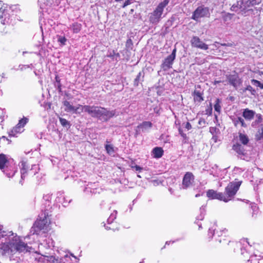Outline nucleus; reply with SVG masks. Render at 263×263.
Instances as JSON below:
<instances>
[{
  "mask_svg": "<svg viewBox=\"0 0 263 263\" xmlns=\"http://www.w3.org/2000/svg\"><path fill=\"white\" fill-rule=\"evenodd\" d=\"M233 122L235 126L240 125L242 127H247V124L245 123L244 120L241 117L234 118L233 119Z\"/></svg>",
  "mask_w": 263,
  "mask_h": 263,
  "instance_id": "a211bd4d",
  "label": "nucleus"
},
{
  "mask_svg": "<svg viewBox=\"0 0 263 263\" xmlns=\"http://www.w3.org/2000/svg\"><path fill=\"white\" fill-rule=\"evenodd\" d=\"M39 167L37 165L34 164L31 166V168L28 169V167L26 165V163L24 161L21 162V178L24 179L26 176V174L28 173L30 175H34L39 171Z\"/></svg>",
  "mask_w": 263,
  "mask_h": 263,
  "instance_id": "0eeeda50",
  "label": "nucleus"
},
{
  "mask_svg": "<svg viewBox=\"0 0 263 263\" xmlns=\"http://www.w3.org/2000/svg\"><path fill=\"white\" fill-rule=\"evenodd\" d=\"M236 7L241 10H250V7L252 6L249 4V0H240L237 2Z\"/></svg>",
  "mask_w": 263,
  "mask_h": 263,
  "instance_id": "ddd939ff",
  "label": "nucleus"
},
{
  "mask_svg": "<svg viewBox=\"0 0 263 263\" xmlns=\"http://www.w3.org/2000/svg\"><path fill=\"white\" fill-rule=\"evenodd\" d=\"M152 126V123L149 121H145L142 122L137 126V130L139 132H144L147 129L151 128ZM138 132V130H137Z\"/></svg>",
  "mask_w": 263,
  "mask_h": 263,
  "instance_id": "2eb2a0df",
  "label": "nucleus"
},
{
  "mask_svg": "<svg viewBox=\"0 0 263 263\" xmlns=\"http://www.w3.org/2000/svg\"><path fill=\"white\" fill-rule=\"evenodd\" d=\"M132 2L130 0H126L123 5V8H125V7H126L127 6L130 5V4H132Z\"/></svg>",
  "mask_w": 263,
  "mask_h": 263,
  "instance_id": "a19ab883",
  "label": "nucleus"
},
{
  "mask_svg": "<svg viewBox=\"0 0 263 263\" xmlns=\"http://www.w3.org/2000/svg\"><path fill=\"white\" fill-rule=\"evenodd\" d=\"M209 9L207 7H198L193 12L192 18L198 21L199 18L210 16Z\"/></svg>",
  "mask_w": 263,
  "mask_h": 263,
  "instance_id": "6e6552de",
  "label": "nucleus"
},
{
  "mask_svg": "<svg viewBox=\"0 0 263 263\" xmlns=\"http://www.w3.org/2000/svg\"><path fill=\"white\" fill-rule=\"evenodd\" d=\"M239 141L244 145L247 144L249 142V138L246 135L240 133L239 135Z\"/></svg>",
  "mask_w": 263,
  "mask_h": 263,
  "instance_id": "a878e982",
  "label": "nucleus"
},
{
  "mask_svg": "<svg viewBox=\"0 0 263 263\" xmlns=\"http://www.w3.org/2000/svg\"><path fill=\"white\" fill-rule=\"evenodd\" d=\"M252 89V87L251 86H248L246 89L248 90H251Z\"/></svg>",
  "mask_w": 263,
  "mask_h": 263,
  "instance_id": "de8ad7c7",
  "label": "nucleus"
},
{
  "mask_svg": "<svg viewBox=\"0 0 263 263\" xmlns=\"http://www.w3.org/2000/svg\"><path fill=\"white\" fill-rule=\"evenodd\" d=\"M191 43L193 47L202 50H207L209 48V46L207 44L203 42L198 37L196 36L192 38Z\"/></svg>",
  "mask_w": 263,
  "mask_h": 263,
  "instance_id": "9d476101",
  "label": "nucleus"
},
{
  "mask_svg": "<svg viewBox=\"0 0 263 263\" xmlns=\"http://www.w3.org/2000/svg\"><path fill=\"white\" fill-rule=\"evenodd\" d=\"M9 172L10 173L12 174V168H11L9 170Z\"/></svg>",
  "mask_w": 263,
  "mask_h": 263,
  "instance_id": "603ef678",
  "label": "nucleus"
},
{
  "mask_svg": "<svg viewBox=\"0 0 263 263\" xmlns=\"http://www.w3.org/2000/svg\"><path fill=\"white\" fill-rule=\"evenodd\" d=\"M170 0H164L161 2L150 14L149 21L153 24L158 23L161 18L164 8L168 5Z\"/></svg>",
  "mask_w": 263,
  "mask_h": 263,
  "instance_id": "423d86ee",
  "label": "nucleus"
},
{
  "mask_svg": "<svg viewBox=\"0 0 263 263\" xmlns=\"http://www.w3.org/2000/svg\"><path fill=\"white\" fill-rule=\"evenodd\" d=\"M105 149L109 155H112L114 153V149L111 145L107 144L105 146Z\"/></svg>",
  "mask_w": 263,
  "mask_h": 263,
  "instance_id": "2f4dec72",
  "label": "nucleus"
},
{
  "mask_svg": "<svg viewBox=\"0 0 263 263\" xmlns=\"http://www.w3.org/2000/svg\"><path fill=\"white\" fill-rule=\"evenodd\" d=\"M49 224V220L48 218L44 214L39 216V218L35 221L34 226L32 227L31 232L33 234H39L41 230L44 232L47 230V228Z\"/></svg>",
  "mask_w": 263,
  "mask_h": 263,
  "instance_id": "39448f33",
  "label": "nucleus"
},
{
  "mask_svg": "<svg viewBox=\"0 0 263 263\" xmlns=\"http://www.w3.org/2000/svg\"><path fill=\"white\" fill-rule=\"evenodd\" d=\"M256 117L257 118V119L255 122L252 123V126H254L255 123H259L262 121L261 116L260 114H257L256 115Z\"/></svg>",
  "mask_w": 263,
  "mask_h": 263,
  "instance_id": "4c0bfd02",
  "label": "nucleus"
},
{
  "mask_svg": "<svg viewBox=\"0 0 263 263\" xmlns=\"http://www.w3.org/2000/svg\"><path fill=\"white\" fill-rule=\"evenodd\" d=\"M140 75H141V73H139L138 75L137 76V78L135 79V81H138L140 77Z\"/></svg>",
  "mask_w": 263,
  "mask_h": 263,
  "instance_id": "49530a36",
  "label": "nucleus"
},
{
  "mask_svg": "<svg viewBox=\"0 0 263 263\" xmlns=\"http://www.w3.org/2000/svg\"><path fill=\"white\" fill-rule=\"evenodd\" d=\"M201 213L203 212H204V209H201Z\"/></svg>",
  "mask_w": 263,
  "mask_h": 263,
  "instance_id": "6e6d98bb",
  "label": "nucleus"
},
{
  "mask_svg": "<svg viewBox=\"0 0 263 263\" xmlns=\"http://www.w3.org/2000/svg\"><path fill=\"white\" fill-rule=\"evenodd\" d=\"M255 112L248 108L244 109L243 112V117L247 120H251L255 115Z\"/></svg>",
  "mask_w": 263,
  "mask_h": 263,
  "instance_id": "f3484780",
  "label": "nucleus"
},
{
  "mask_svg": "<svg viewBox=\"0 0 263 263\" xmlns=\"http://www.w3.org/2000/svg\"><path fill=\"white\" fill-rule=\"evenodd\" d=\"M40 259L43 263H60V260L53 256H43Z\"/></svg>",
  "mask_w": 263,
  "mask_h": 263,
  "instance_id": "4468645a",
  "label": "nucleus"
},
{
  "mask_svg": "<svg viewBox=\"0 0 263 263\" xmlns=\"http://www.w3.org/2000/svg\"><path fill=\"white\" fill-rule=\"evenodd\" d=\"M81 28V25L78 23H74L72 25V29L74 33L79 32Z\"/></svg>",
  "mask_w": 263,
  "mask_h": 263,
  "instance_id": "cd10ccee",
  "label": "nucleus"
},
{
  "mask_svg": "<svg viewBox=\"0 0 263 263\" xmlns=\"http://www.w3.org/2000/svg\"><path fill=\"white\" fill-rule=\"evenodd\" d=\"M132 168H135L136 171H141L142 168L137 165H134L131 166Z\"/></svg>",
  "mask_w": 263,
  "mask_h": 263,
  "instance_id": "58836bf2",
  "label": "nucleus"
},
{
  "mask_svg": "<svg viewBox=\"0 0 263 263\" xmlns=\"http://www.w3.org/2000/svg\"><path fill=\"white\" fill-rule=\"evenodd\" d=\"M63 105L65 107V110L67 112H73L74 108V106H72L70 103L67 101H65L63 102Z\"/></svg>",
  "mask_w": 263,
  "mask_h": 263,
  "instance_id": "b1692460",
  "label": "nucleus"
},
{
  "mask_svg": "<svg viewBox=\"0 0 263 263\" xmlns=\"http://www.w3.org/2000/svg\"><path fill=\"white\" fill-rule=\"evenodd\" d=\"M220 100L219 99H217L216 100V103L214 105V109L218 113H220L221 110V106L220 105Z\"/></svg>",
  "mask_w": 263,
  "mask_h": 263,
  "instance_id": "c756f323",
  "label": "nucleus"
},
{
  "mask_svg": "<svg viewBox=\"0 0 263 263\" xmlns=\"http://www.w3.org/2000/svg\"><path fill=\"white\" fill-rule=\"evenodd\" d=\"M179 134L183 138H186V135L185 134H184L182 132V130H181L180 129L179 130Z\"/></svg>",
  "mask_w": 263,
  "mask_h": 263,
  "instance_id": "c03bdc74",
  "label": "nucleus"
},
{
  "mask_svg": "<svg viewBox=\"0 0 263 263\" xmlns=\"http://www.w3.org/2000/svg\"><path fill=\"white\" fill-rule=\"evenodd\" d=\"M220 82V81H215V84H216L217 83H219Z\"/></svg>",
  "mask_w": 263,
  "mask_h": 263,
  "instance_id": "864d4df0",
  "label": "nucleus"
},
{
  "mask_svg": "<svg viewBox=\"0 0 263 263\" xmlns=\"http://www.w3.org/2000/svg\"><path fill=\"white\" fill-rule=\"evenodd\" d=\"M256 137L257 140H260L263 138V125H260V128L256 134Z\"/></svg>",
  "mask_w": 263,
  "mask_h": 263,
  "instance_id": "bb28decb",
  "label": "nucleus"
},
{
  "mask_svg": "<svg viewBox=\"0 0 263 263\" xmlns=\"http://www.w3.org/2000/svg\"><path fill=\"white\" fill-rule=\"evenodd\" d=\"M194 176L191 172H187L184 175L182 180V187L186 189L190 186L194 182Z\"/></svg>",
  "mask_w": 263,
  "mask_h": 263,
  "instance_id": "9b49d317",
  "label": "nucleus"
},
{
  "mask_svg": "<svg viewBox=\"0 0 263 263\" xmlns=\"http://www.w3.org/2000/svg\"><path fill=\"white\" fill-rule=\"evenodd\" d=\"M137 176H138V177H139V178H140V177H141V176H140V175H138Z\"/></svg>",
  "mask_w": 263,
  "mask_h": 263,
  "instance_id": "680f3d73",
  "label": "nucleus"
},
{
  "mask_svg": "<svg viewBox=\"0 0 263 263\" xmlns=\"http://www.w3.org/2000/svg\"><path fill=\"white\" fill-rule=\"evenodd\" d=\"M240 184V181L230 182L226 187L224 193L218 192L214 190H209L206 192V196L210 199H218L227 202L234 198Z\"/></svg>",
  "mask_w": 263,
  "mask_h": 263,
  "instance_id": "f03ea898",
  "label": "nucleus"
},
{
  "mask_svg": "<svg viewBox=\"0 0 263 263\" xmlns=\"http://www.w3.org/2000/svg\"><path fill=\"white\" fill-rule=\"evenodd\" d=\"M193 97L195 102L200 103L203 100L202 93L198 90L194 91Z\"/></svg>",
  "mask_w": 263,
  "mask_h": 263,
  "instance_id": "6ab92c4d",
  "label": "nucleus"
},
{
  "mask_svg": "<svg viewBox=\"0 0 263 263\" xmlns=\"http://www.w3.org/2000/svg\"><path fill=\"white\" fill-rule=\"evenodd\" d=\"M259 74L260 76L262 75V74H263V72H262V71H259Z\"/></svg>",
  "mask_w": 263,
  "mask_h": 263,
  "instance_id": "8fccbe9b",
  "label": "nucleus"
},
{
  "mask_svg": "<svg viewBox=\"0 0 263 263\" xmlns=\"http://www.w3.org/2000/svg\"><path fill=\"white\" fill-rule=\"evenodd\" d=\"M58 41L60 43L61 45H64L67 41L66 39L64 36L58 35Z\"/></svg>",
  "mask_w": 263,
  "mask_h": 263,
  "instance_id": "f704fd0d",
  "label": "nucleus"
},
{
  "mask_svg": "<svg viewBox=\"0 0 263 263\" xmlns=\"http://www.w3.org/2000/svg\"><path fill=\"white\" fill-rule=\"evenodd\" d=\"M59 120H60V123L61 124V125L63 126L69 127L70 123L66 119L62 118H60Z\"/></svg>",
  "mask_w": 263,
  "mask_h": 263,
  "instance_id": "7c9ffc66",
  "label": "nucleus"
},
{
  "mask_svg": "<svg viewBox=\"0 0 263 263\" xmlns=\"http://www.w3.org/2000/svg\"><path fill=\"white\" fill-rule=\"evenodd\" d=\"M28 119L27 118L24 117L22 119L19 120L18 123V125L20 126L22 128H23L24 126L28 122Z\"/></svg>",
  "mask_w": 263,
  "mask_h": 263,
  "instance_id": "473e14b6",
  "label": "nucleus"
},
{
  "mask_svg": "<svg viewBox=\"0 0 263 263\" xmlns=\"http://www.w3.org/2000/svg\"><path fill=\"white\" fill-rule=\"evenodd\" d=\"M4 238L0 243V252L3 255H13L16 252L30 251V248L24 242L22 241L20 237L11 231H3L0 226V240Z\"/></svg>",
  "mask_w": 263,
  "mask_h": 263,
  "instance_id": "f257e3e1",
  "label": "nucleus"
},
{
  "mask_svg": "<svg viewBox=\"0 0 263 263\" xmlns=\"http://www.w3.org/2000/svg\"><path fill=\"white\" fill-rule=\"evenodd\" d=\"M0 263H1V262H0Z\"/></svg>",
  "mask_w": 263,
  "mask_h": 263,
  "instance_id": "0e129e2a",
  "label": "nucleus"
},
{
  "mask_svg": "<svg viewBox=\"0 0 263 263\" xmlns=\"http://www.w3.org/2000/svg\"><path fill=\"white\" fill-rule=\"evenodd\" d=\"M87 113L91 117L105 121H108L115 115V110H108L100 106H89L85 107Z\"/></svg>",
  "mask_w": 263,
  "mask_h": 263,
  "instance_id": "7ed1b4c3",
  "label": "nucleus"
},
{
  "mask_svg": "<svg viewBox=\"0 0 263 263\" xmlns=\"http://www.w3.org/2000/svg\"><path fill=\"white\" fill-rule=\"evenodd\" d=\"M214 232L215 229H213L212 228L209 229L208 235L210 237H212L214 235Z\"/></svg>",
  "mask_w": 263,
  "mask_h": 263,
  "instance_id": "ea45409f",
  "label": "nucleus"
},
{
  "mask_svg": "<svg viewBox=\"0 0 263 263\" xmlns=\"http://www.w3.org/2000/svg\"><path fill=\"white\" fill-rule=\"evenodd\" d=\"M216 128L215 127H211L210 129V132L212 133V134H213L214 132H215L216 130Z\"/></svg>",
  "mask_w": 263,
  "mask_h": 263,
  "instance_id": "a18cd8bd",
  "label": "nucleus"
},
{
  "mask_svg": "<svg viewBox=\"0 0 263 263\" xmlns=\"http://www.w3.org/2000/svg\"><path fill=\"white\" fill-rule=\"evenodd\" d=\"M221 171L218 168V167L217 165H215L214 167H213L212 168V170L210 172V174L212 175L215 177L219 178L220 177V173Z\"/></svg>",
  "mask_w": 263,
  "mask_h": 263,
  "instance_id": "4be33fe9",
  "label": "nucleus"
},
{
  "mask_svg": "<svg viewBox=\"0 0 263 263\" xmlns=\"http://www.w3.org/2000/svg\"><path fill=\"white\" fill-rule=\"evenodd\" d=\"M117 211H115L112 213H111L107 219L108 224H111L113 221L116 219L117 216Z\"/></svg>",
  "mask_w": 263,
  "mask_h": 263,
  "instance_id": "c85d7f7f",
  "label": "nucleus"
},
{
  "mask_svg": "<svg viewBox=\"0 0 263 263\" xmlns=\"http://www.w3.org/2000/svg\"><path fill=\"white\" fill-rule=\"evenodd\" d=\"M8 157L4 154H0V168L8 178L12 177L17 172L14 164L8 166Z\"/></svg>",
  "mask_w": 263,
  "mask_h": 263,
  "instance_id": "20e7f679",
  "label": "nucleus"
},
{
  "mask_svg": "<svg viewBox=\"0 0 263 263\" xmlns=\"http://www.w3.org/2000/svg\"><path fill=\"white\" fill-rule=\"evenodd\" d=\"M71 255L72 257H73L74 258H75L76 259H77V257H76L75 256H74L73 254H71Z\"/></svg>",
  "mask_w": 263,
  "mask_h": 263,
  "instance_id": "5fc2aeb1",
  "label": "nucleus"
},
{
  "mask_svg": "<svg viewBox=\"0 0 263 263\" xmlns=\"http://www.w3.org/2000/svg\"><path fill=\"white\" fill-rule=\"evenodd\" d=\"M251 83L257 87H260L261 89H263V84L256 80L252 79Z\"/></svg>",
  "mask_w": 263,
  "mask_h": 263,
  "instance_id": "72a5a7b5",
  "label": "nucleus"
},
{
  "mask_svg": "<svg viewBox=\"0 0 263 263\" xmlns=\"http://www.w3.org/2000/svg\"><path fill=\"white\" fill-rule=\"evenodd\" d=\"M203 219V216H201V218H200V220H202Z\"/></svg>",
  "mask_w": 263,
  "mask_h": 263,
  "instance_id": "4d7b16f0",
  "label": "nucleus"
},
{
  "mask_svg": "<svg viewBox=\"0 0 263 263\" xmlns=\"http://www.w3.org/2000/svg\"><path fill=\"white\" fill-rule=\"evenodd\" d=\"M22 128L19 125L17 124L10 132L9 135L12 136H15L16 134L22 132Z\"/></svg>",
  "mask_w": 263,
  "mask_h": 263,
  "instance_id": "5701e85b",
  "label": "nucleus"
},
{
  "mask_svg": "<svg viewBox=\"0 0 263 263\" xmlns=\"http://www.w3.org/2000/svg\"><path fill=\"white\" fill-rule=\"evenodd\" d=\"M261 0H249V4L251 6L258 5L261 3Z\"/></svg>",
  "mask_w": 263,
  "mask_h": 263,
  "instance_id": "c9c22d12",
  "label": "nucleus"
},
{
  "mask_svg": "<svg viewBox=\"0 0 263 263\" xmlns=\"http://www.w3.org/2000/svg\"><path fill=\"white\" fill-rule=\"evenodd\" d=\"M2 10H3V9L1 10V11H2ZM3 10H5V9H3Z\"/></svg>",
  "mask_w": 263,
  "mask_h": 263,
  "instance_id": "e2e57ef3",
  "label": "nucleus"
},
{
  "mask_svg": "<svg viewBox=\"0 0 263 263\" xmlns=\"http://www.w3.org/2000/svg\"><path fill=\"white\" fill-rule=\"evenodd\" d=\"M205 111V114L208 115H211L212 111V108L211 107H210L208 109H206Z\"/></svg>",
  "mask_w": 263,
  "mask_h": 263,
  "instance_id": "79ce46f5",
  "label": "nucleus"
},
{
  "mask_svg": "<svg viewBox=\"0 0 263 263\" xmlns=\"http://www.w3.org/2000/svg\"><path fill=\"white\" fill-rule=\"evenodd\" d=\"M163 150L160 147H156L152 151V155L155 158H160L163 154Z\"/></svg>",
  "mask_w": 263,
  "mask_h": 263,
  "instance_id": "dca6fc26",
  "label": "nucleus"
},
{
  "mask_svg": "<svg viewBox=\"0 0 263 263\" xmlns=\"http://www.w3.org/2000/svg\"><path fill=\"white\" fill-rule=\"evenodd\" d=\"M106 229H107V230H110V229H112V230H114V228H113V227H112V226L111 227H106Z\"/></svg>",
  "mask_w": 263,
  "mask_h": 263,
  "instance_id": "09e8293b",
  "label": "nucleus"
},
{
  "mask_svg": "<svg viewBox=\"0 0 263 263\" xmlns=\"http://www.w3.org/2000/svg\"><path fill=\"white\" fill-rule=\"evenodd\" d=\"M2 23L3 24V25H5V23L4 22H2Z\"/></svg>",
  "mask_w": 263,
  "mask_h": 263,
  "instance_id": "052dcab7",
  "label": "nucleus"
},
{
  "mask_svg": "<svg viewBox=\"0 0 263 263\" xmlns=\"http://www.w3.org/2000/svg\"><path fill=\"white\" fill-rule=\"evenodd\" d=\"M213 139H214V140L215 142H216V137L213 136Z\"/></svg>",
  "mask_w": 263,
  "mask_h": 263,
  "instance_id": "3c124183",
  "label": "nucleus"
},
{
  "mask_svg": "<svg viewBox=\"0 0 263 263\" xmlns=\"http://www.w3.org/2000/svg\"><path fill=\"white\" fill-rule=\"evenodd\" d=\"M216 233L217 234V235H218V236H220V235H219V234H218V232H217Z\"/></svg>",
  "mask_w": 263,
  "mask_h": 263,
  "instance_id": "bf43d9fd",
  "label": "nucleus"
},
{
  "mask_svg": "<svg viewBox=\"0 0 263 263\" xmlns=\"http://www.w3.org/2000/svg\"><path fill=\"white\" fill-rule=\"evenodd\" d=\"M248 263H259V262L255 256H251L248 260Z\"/></svg>",
  "mask_w": 263,
  "mask_h": 263,
  "instance_id": "e433bc0d",
  "label": "nucleus"
},
{
  "mask_svg": "<svg viewBox=\"0 0 263 263\" xmlns=\"http://www.w3.org/2000/svg\"><path fill=\"white\" fill-rule=\"evenodd\" d=\"M229 83L234 87L237 88L240 85L241 82L237 74L229 75L227 77Z\"/></svg>",
  "mask_w": 263,
  "mask_h": 263,
  "instance_id": "f8f14e48",
  "label": "nucleus"
},
{
  "mask_svg": "<svg viewBox=\"0 0 263 263\" xmlns=\"http://www.w3.org/2000/svg\"><path fill=\"white\" fill-rule=\"evenodd\" d=\"M89 105H78L77 106H74V110L73 111V113L76 114H81L83 111H85L87 112V110L86 109V107H88Z\"/></svg>",
  "mask_w": 263,
  "mask_h": 263,
  "instance_id": "aec40b11",
  "label": "nucleus"
},
{
  "mask_svg": "<svg viewBox=\"0 0 263 263\" xmlns=\"http://www.w3.org/2000/svg\"><path fill=\"white\" fill-rule=\"evenodd\" d=\"M58 196L57 197V200L58 202L61 203L62 204H64V206H66L65 203H66L65 201V197L64 195V193L63 192H58Z\"/></svg>",
  "mask_w": 263,
  "mask_h": 263,
  "instance_id": "393cba45",
  "label": "nucleus"
},
{
  "mask_svg": "<svg viewBox=\"0 0 263 263\" xmlns=\"http://www.w3.org/2000/svg\"><path fill=\"white\" fill-rule=\"evenodd\" d=\"M233 149L239 155H245V150L243 147L239 144L234 145Z\"/></svg>",
  "mask_w": 263,
  "mask_h": 263,
  "instance_id": "412c9836",
  "label": "nucleus"
},
{
  "mask_svg": "<svg viewBox=\"0 0 263 263\" xmlns=\"http://www.w3.org/2000/svg\"><path fill=\"white\" fill-rule=\"evenodd\" d=\"M199 196V194H196L195 196H196V197H198Z\"/></svg>",
  "mask_w": 263,
  "mask_h": 263,
  "instance_id": "13d9d810",
  "label": "nucleus"
},
{
  "mask_svg": "<svg viewBox=\"0 0 263 263\" xmlns=\"http://www.w3.org/2000/svg\"><path fill=\"white\" fill-rule=\"evenodd\" d=\"M185 127L187 130H190L192 128V125L189 122H186L185 125Z\"/></svg>",
  "mask_w": 263,
  "mask_h": 263,
  "instance_id": "37998d69",
  "label": "nucleus"
},
{
  "mask_svg": "<svg viewBox=\"0 0 263 263\" xmlns=\"http://www.w3.org/2000/svg\"><path fill=\"white\" fill-rule=\"evenodd\" d=\"M176 51V49H174L172 53L170 55H169L166 59H165L164 61H163L161 65L162 68L163 70H168L172 67L173 61L175 59Z\"/></svg>",
  "mask_w": 263,
  "mask_h": 263,
  "instance_id": "1a4fd4ad",
  "label": "nucleus"
}]
</instances>
